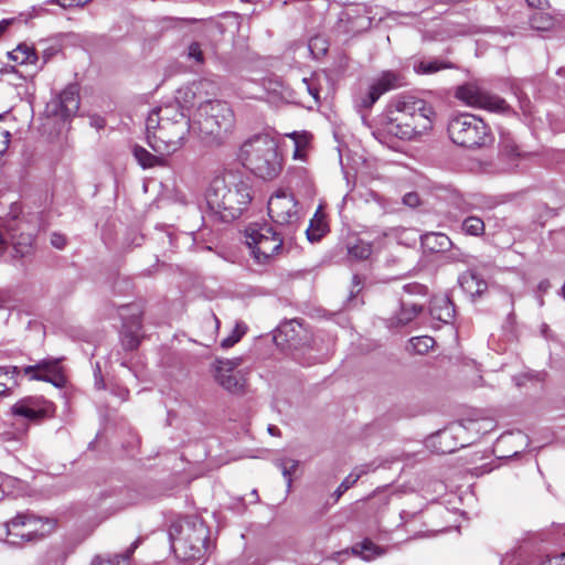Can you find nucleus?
Returning <instances> with one entry per match:
<instances>
[{"label": "nucleus", "instance_id": "obj_54", "mask_svg": "<svg viewBox=\"0 0 565 565\" xmlns=\"http://www.w3.org/2000/svg\"><path fill=\"white\" fill-rule=\"evenodd\" d=\"M449 437H450V434L447 430H444V431L438 434V438L439 439H447Z\"/></svg>", "mask_w": 565, "mask_h": 565}, {"label": "nucleus", "instance_id": "obj_17", "mask_svg": "<svg viewBox=\"0 0 565 565\" xmlns=\"http://www.w3.org/2000/svg\"><path fill=\"white\" fill-rule=\"evenodd\" d=\"M26 223L21 220H13L6 225L8 244L12 245L14 253L24 257L32 252L33 236L25 232Z\"/></svg>", "mask_w": 565, "mask_h": 565}, {"label": "nucleus", "instance_id": "obj_26", "mask_svg": "<svg viewBox=\"0 0 565 565\" xmlns=\"http://www.w3.org/2000/svg\"><path fill=\"white\" fill-rule=\"evenodd\" d=\"M134 157L142 169H150L153 167H162L166 164V157L168 154H160L154 152L150 153L147 149L141 146L134 147Z\"/></svg>", "mask_w": 565, "mask_h": 565}, {"label": "nucleus", "instance_id": "obj_12", "mask_svg": "<svg viewBox=\"0 0 565 565\" xmlns=\"http://www.w3.org/2000/svg\"><path fill=\"white\" fill-rule=\"evenodd\" d=\"M54 405L39 396L24 397L18 401L11 408L14 416L23 417L31 422H39L52 417Z\"/></svg>", "mask_w": 565, "mask_h": 565}, {"label": "nucleus", "instance_id": "obj_47", "mask_svg": "<svg viewBox=\"0 0 565 565\" xmlns=\"http://www.w3.org/2000/svg\"><path fill=\"white\" fill-rule=\"evenodd\" d=\"M302 82L306 85L308 93L313 97L315 102L319 103V90L317 88L310 86L306 78H303Z\"/></svg>", "mask_w": 565, "mask_h": 565}, {"label": "nucleus", "instance_id": "obj_21", "mask_svg": "<svg viewBox=\"0 0 565 565\" xmlns=\"http://www.w3.org/2000/svg\"><path fill=\"white\" fill-rule=\"evenodd\" d=\"M420 243L424 248L434 253L448 250L452 246L450 238L439 232H429L420 235Z\"/></svg>", "mask_w": 565, "mask_h": 565}, {"label": "nucleus", "instance_id": "obj_9", "mask_svg": "<svg viewBox=\"0 0 565 565\" xmlns=\"http://www.w3.org/2000/svg\"><path fill=\"white\" fill-rule=\"evenodd\" d=\"M456 97L470 107L503 113L509 106L504 99L490 94L477 83H467L456 90Z\"/></svg>", "mask_w": 565, "mask_h": 565}, {"label": "nucleus", "instance_id": "obj_58", "mask_svg": "<svg viewBox=\"0 0 565 565\" xmlns=\"http://www.w3.org/2000/svg\"><path fill=\"white\" fill-rule=\"evenodd\" d=\"M348 553H349L348 551H344V552L338 553V555H340V554H348Z\"/></svg>", "mask_w": 565, "mask_h": 565}, {"label": "nucleus", "instance_id": "obj_42", "mask_svg": "<svg viewBox=\"0 0 565 565\" xmlns=\"http://www.w3.org/2000/svg\"><path fill=\"white\" fill-rule=\"evenodd\" d=\"M51 244L58 249H62L66 245V237L60 233H53L51 235Z\"/></svg>", "mask_w": 565, "mask_h": 565}, {"label": "nucleus", "instance_id": "obj_14", "mask_svg": "<svg viewBox=\"0 0 565 565\" xmlns=\"http://www.w3.org/2000/svg\"><path fill=\"white\" fill-rule=\"evenodd\" d=\"M30 381H43L62 387L65 383L64 375L61 371L58 360L45 359L34 365H28L20 369Z\"/></svg>", "mask_w": 565, "mask_h": 565}, {"label": "nucleus", "instance_id": "obj_57", "mask_svg": "<svg viewBox=\"0 0 565 565\" xmlns=\"http://www.w3.org/2000/svg\"><path fill=\"white\" fill-rule=\"evenodd\" d=\"M440 451L441 452H451L452 449L451 448H440Z\"/></svg>", "mask_w": 565, "mask_h": 565}, {"label": "nucleus", "instance_id": "obj_45", "mask_svg": "<svg viewBox=\"0 0 565 565\" xmlns=\"http://www.w3.org/2000/svg\"><path fill=\"white\" fill-rule=\"evenodd\" d=\"M216 32H218V33L222 32L218 23L209 22V23L204 24V33L205 34L212 35Z\"/></svg>", "mask_w": 565, "mask_h": 565}, {"label": "nucleus", "instance_id": "obj_37", "mask_svg": "<svg viewBox=\"0 0 565 565\" xmlns=\"http://www.w3.org/2000/svg\"><path fill=\"white\" fill-rule=\"evenodd\" d=\"M299 329L301 330L302 329V323L297 320V319H294L289 322H286L284 324H281L278 329V332H279V335H285V340L287 342H290V343H295L296 342V333H297V330L296 329Z\"/></svg>", "mask_w": 565, "mask_h": 565}, {"label": "nucleus", "instance_id": "obj_25", "mask_svg": "<svg viewBox=\"0 0 565 565\" xmlns=\"http://www.w3.org/2000/svg\"><path fill=\"white\" fill-rule=\"evenodd\" d=\"M461 288L471 297L480 296L487 290V282L475 271H466L459 277Z\"/></svg>", "mask_w": 565, "mask_h": 565}, {"label": "nucleus", "instance_id": "obj_1", "mask_svg": "<svg viewBox=\"0 0 565 565\" xmlns=\"http://www.w3.org/2000/svg\"><path fill=\"white\" fill-rule=\"evenodd\" d=\"M191 129L190 117L179 103L164 105L147 117V143L157 153L173 154L184 146Z\"/></svg>", "mask_w": 565, "mask_h": 565}, {"label": "nucleus", "instance_id": "obj_55", "mask_svg": "<svg viewBox=\"0 0 565 565\" xmlns=\"http://www.w3.org/2000/svg\"><path fill=\"white\" fill-rule=\"evenodd\" d=\"M353 285L354 287H359L361 285L359 276H353Z\"/></svg>", "mask_w": 565, "mask_h": 565}, {"label": "nucleus", "instance_id": "obj_7", "mask_svg": "<svg viewBox=\"0 0 565 565\" xmlns=\"http://www.w3.org/2000/svg\"><path fill=\"white\" fill-rule=\"evenodd\" d=\"M449 138L454 143L466 148H480L492 142L488 125L471 114L452 116L447 126Z\"/></svg>", "mask_w": 565, "mask_h": 565}, {"label": "nucleus", "instance_id": "obj_5", "mask_svg": "<svg viewBox=\"0 0 565 565\" xmlns=\"http://www.w3.org/2000/svg\"><path fill=\"white\" fill-rule=\"evenodd\" d=\"M194 124L202 138L218 146L233 130L235 117L227 103L205 100L198 106Z\"/></svg>", "mask_w": 565, "mask_h": 565}, {"label": "nucleus", "instance_id": "obj_41", "mask_svg": "<svg viewBox=\"0 0 565 565\" xmlns=\"http://www.w3.org/2000/svg\"><path fill=\"white\" fill-rule=\"evenodd\" d=\"M533 565H565V553L547 557L545 559H541L540 562Z\"/></svg>", "mask_w": 565, "mask_h": 565}, {"label": "nucleus", "instance_id": "obj_51", "mask_svg": "<svg viewBox=\"0 0 565 565\" xmlns=\"http://www.w3.org/2000/svg\"><path fill=\"white\" fill-rule=\"evenodd\" d=\"M7 246H8L7 235L4 236L3 233L0 231V255L4 252Z\"/></svg>", "mask_w": 565, "mask_h": 565}, {"label": "nucleus", "instance_id": "obj_38", "mask_svg": "<svg viewBox=\"0 0 565 565\" xmlns=\"http://www.w3.org/2000/svg\"><path fill=\"white\" fill-rule=\"evenodd\" d=\"M246 330L247 327L244 323H236L232 333L221 341V347L224 349L232 348L235 343H237L241 340V338L245 334Z\"/></svg>", "mask_w": 565, "mask_h": 565}, {"label": "nucleus", "instance_id": "obj_40", "mask_svg": "<svg viewBox=\"0 0 565 565\" xmlns=\"http://www.w3.org/2000/svg\"><path fill=\"white\" fill-rule=\"evenodd\" d=\"M3 115H0V120ZM10 143V132L7 129L0 128V157L7 151Z\"/></svg>", "mask_w": 565, "mask_h": 565}, {"label": "nucleus", "instance_id": "obj_24", "mask_svg": "<svg viewBox=\"0 0 565 565\" xmlns=\"http://www.w3.org/2000/svg\"><path fill=\"white\" fill-rule=\"evenodd\" d=\"M20 373L18 366H0V396L11 394L19 386Z\"/></svg>", "mask_w": 565, "mask_h": 565}, {"label": "nucleus", "instance_id": "obj_33", "mask_svg": "<svg viewBox=\"0 0 565 565\" xmlns=\"http://www.w3.org/2000/svg\"><path fill=\"white\" fill-rule=\"evenodd\" d=\"M276 466L281 470V473L287 482V488L290 489L292 483V475L299 466V461L291 458H280L276 460Z\"/></svg>", "mask_w": 565, "mask_h": 565}, {"label": "nucleus", "instance_id": "obj_15", "mask_svg": "<svg viewBox=\"0 0 565 565\" xmlns=\"http://www.w3.org/2000/svg\"><path fill=\"white\" fill-rule=\"evenodd\" d=\"M405 85L404 76L394 71H384L370 86L365 97L360 102L362 107H371L383 94Z\"/></svg>", "mask_w": 565, "mask_h": 565}, {"label": "nucleus", "instance_id": "obj_52", "mask_svg": "<svg viewBox=\"0 0 565 565\" xmlns=\"http://www.w3.org/2000/svg\"><path fill=\"white\" fill-rule=\"evenodd\" d=\"M118 395L121 397V399H122V401H126V399H127V397H128V395H129V392H128V390H126V388H121V390L119 391Z\"/></svg>", "mask_w": 565, "mask_h": 565}, {"label": "nucleus", "instance_id": "obj_29", "mask_svg": "<svg viewBox=\"0 0 565 565\" xmlns=\"http://www.w3.org/2000/svg\"><path fill=\"white\" fill-rule=\"evenodd\" d=\"M328 230V225L324 222L323 215H320L318 212L315 214V217L311 220L309 227L307 228V237L310 242L319 241Z\"/></svg>", "mask_w": 565, "mask_h": 565}, {"label": "nucleus", "instance_id": "obj_48", "mask_svg": "<svg viewBox=\"0 0 565 565\" xmlns=\"http://www.w3.org/2000/svg\"><path fill=\"white\" fill-rule=\"evenodd\" d=\"M204 86V83L203 82H200L198 84H193L191 87H189L185 92H184V95L188 96V94H192V96H195L196 93L200 92V89Z\"/></svg>", "mask_w": 565, "mask_h": 565}, {"label": "nucleus", "instance_id": "obj_36", "mask_svg": "<svg viewBox=\"0 0 565 565\" xmlns=\"http://www.w3.org/2000/svg\"><path fill=\"white\" fill-rule=\"evenodd\" d=\"M366 472L364 467L355 468L338 487L335 490L337 499H339L345 491H348L362 475Z\"/></svg>", "mask_w": 565, "mask_h": 565}, {"label": "nucleus", "instance_id": "obj_53", "mask_svg": "<svg viewBox=\"0 0 565 565\" xmlns=\"http://www.w3.org/2000/svg\"><path fill=\"white\" fill-rule=\"evenodd\" d=\"M9 22L8 21H1L0 22V36L3 34V32L7 30Z\"/></svg>", "mask_w": 565, "mask_h": 565}, {"label": "nucleus", "instance_id": "obj_2", "mask_svg": "<svg viewBox=\"0 0 565 565\" xmlns=\"http://www.w3.org/2000/svg\"><path fill=\"white\" fill-rule=\"evenodd\" d=\"M435 111L425 100L412 96L395 99L381 119V131L403 140L415 139L433 128Z\"/></svg>", "mask_w": 565, "mask_h": 565}, {"label": "nucleus", "instance_id": "obj_32", "mask_svg": "<svg viewBox=\"0 0 565 565\" xmlns=\"http://www.w3.org/2000/svg\"><path fill=\"white\" fill-rule=\"evenodd\" d=\"M372 252V245L362 239H356L354 244L348 246L349 256L358 260L367 259Z\"/></svg>", "mask_w": 565, "mask_h": 565}, {"label": "nucleus", "instance_id": "obj_50", "mask_svg": "<svg viewBox=\"0 0 565 565\" xmlns=\"http://www.w3.org/2000/svg\"><path fill=\"white\" fill-rule=\"evenodd\" d=\"M527 4L535 9H543L547 1L546 0H526Z\"/></svg>", "mask_w": 565, "mask_h": 565}, {"label": "nucleus", "instance_id": "obj_4", "mask_svg": "<svg viewBox=\"0 0 565 565\" xmlns=\"http://www.w3.org/2000/svg\"><path fill=\"white\" fill-rule=\"evenodd\" d=\"M171 548L184 565H202L209 548L210 530L198 516L173 522L169 530Z\"/></svg>", "mask_w": 565, "mask_h": 565}, {"label": "nucleus", "instance_id": "obj_28", "mask_svg": "<svg viewBox=\"0 0 565 565\" xmlns=\"http://www.w3.org/2000/svg\"><path fill=\"white\" fill-rule=\"evenodd\" d=\"M139 545V540H136L124 555H116L114 557L96 556L93 558L90 565H127V559L132 555Z\"/></svg>", "mask_w": 565, "mask_h": 565}, {"label": "nucleus", "instance_id": "obj_22", "mask_svg": "<svg viewBox=\"0 0 565 565\" xmlns=\"http://www.w3.org/2000/svg\"><path fill=\"white\" fill-rule=\"evenodd\" d=\"M423 308L415 303H402L399 311L388 320L390 328H401L412 322Z\"/></svg>", "mask_w": 565, "mask_h": 565}, {"label": "nucleus", "instance_id": "obj_49", "mask_svg": "<svg viewBox=\"0 0 565 565\" xmlns=\"http://www.w3.org/2000/svg\"><path fill=\"white\" fill-rule=\"evenodd\" d=\"M449 259L451 262H462L465 263L466 259H467V255L463 254L462 252H452L451 255L449 256Z\"/></svg>", "mask_w": 565, "mask_h": 565}, {"label": "nucleus", "instance_id": "obj_11", "mask_svg": "<svg viewBox=\"0 0 565 565\" xmlns=\"http://www.w3.org/2000/svg\"><path fill=\"white\" fill-rule=\"evenodd\" d=\"M122 319L121 344L125 350H136L140 344L141 312L135 305L120 308Z\"/></svg>", "mask_w": 565, "mask_h": 565}, {"label": "nucleus", "instance_id": "obj_43", "mask_svg": "<svg viewBox=\"0 0 565 565\" xmlns=\"http://www.w3.org/2000/svg\"><path fill=\"white\" fill-rule=\"evenodd\" d=\"M58 6L62 8H72V7H79L84 6L90 0H54Z\"/></svg>", "mask_w": 565, "mask_h": 565}, {"label": "nucleus", "instance_id": "obj_13", "mask_svg": "<svg viewBox=\"0 0 565 565\" xmlns=\"http://www.w3.org/2000/svg\"><path fill=\"white\" fill-rule=\"evenodd\" d=\"M79 108V89L76 84L67 85L56 97L52 98L46 106L50 115L63 120L72 117Z\"/></svg>", "mask_w": 565, "mask_h": 565}, {"label": "nucleus", "instance_id": "obj_30", "mask_svg": "<svg viewBox=\"0 0 565 565\" xmlns=\"http://www.w3.org/2000/svg\"><path fill=\"white\" fill-rule=\"evenodd\" d=\"M451 64L439 60H423L414 64L417 74H433L441 70L450 68Z\"/></svg>", "mask_w": 565, "mask_h": 565}, {"label": "nucleus", "instance_id": "obj_39", "mask_svg": "<svg viewBox=\"0 0 565 565\" xmlns=\"http://www.w3.org/2000/svg\"><path fill=\"white\" fill-rule=\"evenodd\" d=\"M188 57L194 60L196 63H203L204 56L201 45L198 42H192L188 47Z\"/></svg>", "mask_w": 565, "mask_h": 565}, {"label": "nucleus", "instance_id": "obj_23", "mask_svg": "<svg viewBox=\"0 0 565 565\" xmlns=\"http://www.w3.org/2000/svg\"><path fill=\"white\" fill-rule=\"evenodd\" d=\"M30 520V512L18 513L13 519L6 523L8 542L13 545L22 543V535L25 531L23 523Z\"/></svg>", "mask_w": 565, "mask_h": 565}, {"label": "nucleus", "instance_id": "obj_16", "mask_svg": "<svg viewBox=\"0 0 565 565\" xmlns=\"http://www.w3.org/2000/svg\"><path fill=\"white\" fill-rule=\"evenodd\" d=\"M241 363V358L217 360L215 363V379L222 387L230 392H238L244 387V375L236 370Z\"/></svg>", "mask_w": 565, "mask_h": 565}, {"label": "nucleus", "instance_id": "obj_10", "mask_svg": "<svg viewBox=\"0 0 565 565\" xmlns=\"http://www.w3.org/2000/svg\"><path fill=\"white\" fill-rule=\"evenodd\" d=\"M271 220L280 225H295L299 221L298 202L292 193L278 190L268 201Z\"/></svg>", "mask_w": 565, "mask_h": 565}, {"label": "nucleus", "instance_id": "obj_27", "mask_svg": "<svg viewBox=\"0 0 565 565\" xmlns=\"http://www.w3.org/2000/svg\"><path fill=\"white\" fill-rule=\"evenodd\" d=\"M351 553L369 562L384 555L385 550L377 546L371 540H364L361 543H358L354 546H352Z\"/></svg>", "mask_w": 565, "mask_h": 565}, {"label": "nucleus", "instance_id": "obj_18", "mask_svg": "<svg viewBox=\"0 0 565 565\" xmlns=\"http://www.w3.org/2000/svg\"><path fill=\"white\" fill-rule=\"evenodd\" d=\"M26 527L22 535L23 542H32L51 534L55 529V521L49 518H39L30 513V520L23 523Z\"/></svg>", "mask_w": 565, "mask_h": 565}, {"label": "nucleus", "instance_id": "obj_56", "mask_svg": "<svg viewBox=\"0 0 565 565\" xmlns=\"http://www.w3.org/2000/svg\"><path fill=\"white\" fill-rule=\"evenodd\" d=\"M275 430H276V427H274V426H269V427H268V431H269L271 435H274Z\"/></svg>", "mask_w": 565, "mask_h": 565}, {"label": "nucleus", "instance_id": "obj_3", "mask_svg": "<svg viewBox=\"0 0 565 565\" xmlns=\"http://www.w3.org/2000/svg\"><path fill=\"white\" fill-rule=\"evenodd\" d=\"M212 212L223 221L237 218L252 201L249 184L235 171H224L212 180L206 194Z\"/></svg>", "mask_w": 565, "mask_h": 565}, {"label": "nucleus", "instance_id": "obj_8", "mask_svg": "<svg viewBox=\"0 0 565 565\" xmlns=\"http://www.w3.org/2000/svg\"><path fill=\"white\" fill-rule=\"evenodd\" d=\"M245 239L258 264H268L282 249V237L267 223H253L245 230Z\"/></svg>", "mask_w": 565, "mask_h": 565}, {"label": "nucleus", "instance_id": "obj_46", "mask_svg": "<svg viewBox=\"0 0 565 565\" xmlns=\"http://www.w3.org/2000/svg\"><path fill=\"white\" fill-rule=\"evenodd\" d=\"M503 149L504 151L509 154V156H519V148L516 145H514L513 142H510V141H507L503 146Z\"/></svg>", "mask_w": 565, "mask_h": 565}, {"label": "nucleus", "instance_id": "obj_19", "mask_svg": "<svg viewBox=\"0 0 565 565\" xmlns=\"http://www.w3.org/2000/svg\"><path fill=\"white\" fill-rule=\"evenodd\" d=\"M430 315L434 319L448 323L455 315V307L446 296L435 297L430 305Z\"/></svg>", "mask_w": 565, "mask_h": 565}, {"label": "nucleus", "instance_id": "obj_20", "mask_svg": "<svg viewBox=\"0 0 565 565\" xmlns=\"http://www.w3.org/2000/svg\"><path fill=\"white\" fill-rule=\"evenodd\" d=\"M9 60L22 66H36L38 55L33 46L20 43L15 49L7 53Z\"/></svg>", "mask_w": 565, "mask_h": 565}, {"label": "nucleus", "instance_id": "obj_34", "mask_svg": "<svg viewBox=\"0 0 565 565\" xmlns=\"http://www.w3.org/2000/svg\"><path fill=\"white\" fill-rule=\"evenodd\" d=\"M435 345V340L428 335L414 337L409 340V349L418 354H425Z\"/></svg>", "mask_w": 565, "mask_h": 565}, {"label": "nucleus", "instance_id": "obj_31", "mask_svg": "<svg viewBox=\"0 0 565 565\" xmlns=\"http://www.w3.org/2000/svg\"><path fill=\"white\" fill-rule=\"evenodd\" d=\"M461 230L466 235L481 236L484 233L486 225L479 216H467L461 224Z\"/></svg>", "mask_w": 565, "mask_h": 565}, {"label": "nucleus", "instance_id": "obj_6", "mask_svg": "<svg viewBox=\"0 0 565 565\" xmlns=\"http://www.w3.org/2000/svg\"><path fill=\"white\" fill-rule=\"evenodd\" d=\"M241 156L244 164L262 179H274L281 170L277 142L268 135H257L244 142Z\"/></svg>", "mask_w": 565, "mask_h": 565}, {"label": "nucleus", "instance_id": "obj_44", "mask_svg": "<svg viewBox=\"0 0 565 565\" xmlns=\"http://www.w3.org/2000/svg\"><path fill=\"white\" fill-rule=\"evenodd\" d=\"M403 202L408 206H417L419 204V198L417 193L411 192L404 195Z\"/></svg>", "mask_w": 565, "mask_h": 565}, {"label": "nucleus", "instance_id": "obj_35", "mask_svg": "<svg viewBox=\"0 0 565 565\" xmlns=\"http://www.w3.org/2000/svg\"><path fill=\"white\" fill-rule=\"evenodd\" d=\"M288 137H290L295 142L294 158L303 160L305 154H306V149L309 143V135L306 132H303V134L292 132V134L288 135Z\"/></svg>", "mask_w": 565, "mask_h": 565}]
</instances>
